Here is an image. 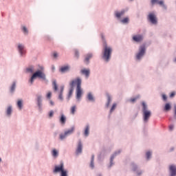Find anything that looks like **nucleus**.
Listing matches in <instances>:
<instances>
[{
    "instance_id": "obj_1",
    "label": "nucleus",
    "mask_w": 176,
    "mask_h": 176,
    "mask_svg": "<svg viewBox=\"0 0 176 176\" xmlns=\"http://www.w3.org/2000/svg\"><path fill=\"white\" fill-rule=\"evenodd\" d=\"M76 85V99L80 100V97H82V87H80L82 85V80L79 78H76V80H73L69 83L70 89L69 91V98L72 96V93H74V87Z\"/></svg>"
},
{
    "instance_id": "obj_2",
    "label": "nucleus",
    "mask_w": 176,
    "mask_h": 176,
    "mask_svg": "<svg viewBox=\"0 0 176 176\" xmlns=\"http://www.w3.org/2000/svg\"><path fill=\"white\" fill-rule=\"evenodd\" d=\"M112 54V48L111 47H108L107 45V43L103 44V60H106L107 62L109 61V58H111V56Z\"/></svg>"
},
{
    "instance_id": "obj_3",
    "label": "nucleus",
    "mask_w": 176,
    "mask_h": 176,
    "mask_svg": "<svg viewBox=\"0 0 176 176\" xmlns=\"http://www.w3.org/2000/svg\"><path fill=\"white\" fill-rule=\"evenodd\" d=\"M142 112H143V119L144 122H148L149 120V118H151L152 115V112L151 111L148 110V106H146V104L145 102H142Z\"/></svg>"
},
{
    "instance_id": "obj_4",
    "label": "nucleus",
    "mask_w": 176,
    "mask_h": 176,
    "mask_svg": "<svg viewBox=\"0 0 176 176\" xmlns=\"http://www.w3.org/2000/svg\"><path fill=\"white\" fill-rule=\"evenodd\" d=\"M35 78H40L41 79H43V80H46V75H45V73H43L41 70L36 72L32 76L30 80L31 85H32L34 83V79H35Z\"/></svg>"
},
{
    "instance_id": "obj_5",
    "label": "nucleus",
    "mask_w": 176,
    "mask_h": 176,
    "mask_svg": "<svg viewBox=\"0 0 176 176\" xmlns=\"http://www.w3.org/2000/svg\"><path fill=\"white\" fill-rule=\"evenodd\" d=\"M54 173L57 174V173H60V176H68L67 170L64 169V164L60 163L59 166H56L54 169Z\"/></svg>"
},
{
    "instance_id": "obj_6",
    "label": "nucleus",
    "mask_w": 176,
    "mask_h": 176,
    "mask_svg": "<svg viewBox=\"0 0 176 176\" xmlns=\"http://www.w3.org/2000/svg\"><path fill=\"white\" fill-rule=\"evenodd\" d=\"M148 19L151 24H157V17H156V14H155L153 12L148 14Z\"/></svg>"
},
{
    "instance_id": "obj_7",
    "label": "nucleus",
    "mask_w": 176,
    "mask_h": 176,
    "mask_svg": "<svg viewBox=\"0 0 176 176\" xmlns=\"http://www.w3.org/2000/svg\"><path fill=\"white\" fill-rule=\"evenodd\" d=\"M145 45L140 46L139 49V53L136 55V58L140 60V58L145 54Z\"/></svg>"
},
{
    "instance_id": "obj_8",
    "label": "nucleus",
    "mask_w": 176,
    "mask_h": 176,
    "mask_svg": "<svg viewBox=\"0 0 176 176\" xmlns=\"http://www.w3.org/2000/svg\"><path fill=\"white\" fill-rule=\"evenodd\" d=\"M75 130L74 127H72L70 129L66 131L64 134L60 135V139L64 140L67 135H69L70 134H72L74 133V131Z\"/></svg>"
},
{
    "instance_id": "obj_9",
    "label": "nucleus",
    "mask_w": 176,
    "mask_h": 176,
    "mask_svg": "<svg viewBox=\"0 0 176 176\" xmlns=\"http://www.w3.org/2000/svg\"><path fill=\"white\" fill-rule=\"evenodd\" d=\"M18 50L21 56H24V54H25V50L24 49V46L23 45V44L18 45Z\"/></svg>"
},
{
    "instance_id": "obj_10",
    "label": "nucleus",
    "mask_w": 176,
    "mask_h": 176,
    "mask_svg": "<svg viewBox=\"0 0 176 176\" xmlns=\"http://www.w3.org/2000/svg\"><path fill=\"white\" fill-rule=\"evenodd\" d=\"M169 170L170 173V176H175L176 175V166L174 165H170L169 166Z\"/></svg>"
},
{
    "instance_id": "obj_11",
    "label": "nucleus",
    "mask_w": 176,
    "mask_h": 176,
    "mask_svg": "<svg viewBox=\"0 0 176 176\" xmlns=\"http://www.w3.org/2000/svg\"><path fill=\"white\" fill-rule=\"evenodd\" d=\"M142 39H144L142 35L138 34L133 36V41L135 42H142Z\"/></svg>"
},
{
    "instance_id": "obj_12",
    "label": "nucleus",
    "mask_w": 176,
    "mask_h": 176,
    "mask_svg": "<svg viewBox=\"0 0 176 176\" xmlns=\"http://www.w3.org/2000/svg\"><path fill=\"white\" fill-rule=\"evenodd\" d=\"M80 72L82 75H85L86 78H89V76H90V69H83Z\"/></svg>"
},
{
    "instance_id": "obj_13",
    "label": "nucleus",
    "mask_w": 176,
    "mask_h": 176,
    "mask_svg": "<svg viewBox=\"0 0 176 176\" xmlns=\"http://www.w3.org/2000/svg\"><path fill=\"white\" fill-rule=\"evenodd\" d=\"M68 71H69V66L68 65L63 66L60 68V72H61L62 74H65V72H68Z\"/></svg>"
},
{
    "instance_id": "obj_14",
    "label": "nucleus",
    "mask_w": 176,
    "mask_h": 176,
    "mask_svg": "<svg viewBox=\"0 0 176 176\" xmlns=\"http://www.w3.org/2000/svg\"><path fill=\"white\" fill-rule=\"evenodd\" d=\"M126 11L124 10H122L121 12H116L115 14H116V16L118 18V19H120V17H122V16H123V14H124Z\"/></svg>"
},
{
    "instance_id": "obj_15",
    "label": "nucleus",
    "mask_w": 176,
    "mask_h": 176,
    "mask_svg": "<svg viewBox=\"0 0 176 176\" xmlns=\"http://www.w3.org/2000/svg\"><path fill=\"white\" fill-rule=\"evenodd\" d=\"M92 57H93V54H88L87 55H86L85 59V64H89V60H90V58H91Z\"/></svg>"
},
{
    "instance_id": "obj_16",
    "label": "nucleus",
    "mask_w": 176,
    "mask_h": 176,
    "mask_svg": "<svg viewBox=\"0 0 176 176\" xmlns=\"http://www.w3.org/2000/svg\"><path fill=\"white\" fill-rule=\"evenodd\" d=\"M89 131H90V126H89V125H87L85 127V132H84V135H85V137L89 136Z\"/></svg>"
},
{
    "instance_id": "obj_17",
    "label": "nucleus",
    "mask_w": 176,
    "mask_h": 176,
    "mask_svg": "<svg viewBox=\"0 0 176 176\" xmlns=\"http://www.w3.org/2000/svg\"><path fill=\"white\" fill-rule=\"evenodd\" d=\"M76 153H82V142H78Z\"/></svg>"
},
{
    "instance_id": "obj_18",
    "label": "nucleus",
    "mask_w": 176,
    "mask_h": 176,
    "mask_svg": "<svg viewBox=\"0 0 176 176\" xmlns=\"http://www.w3.org/2000/svg\"><path fill=\"white\" fill-rule=\"evenodd\" d=\"M66 120H67V118H65V116L62 115L60 119V122L61 124H65Z\"/></svg>"
},
{
    "instance_id": "obj_19",
    "label": "nucleus",
    "mask_w": 176,
    "mask_h": 176,
    "mask_svg": "<svg viewBox=\"0 0 176 176\" xmlns=\"http://www.w3.org/2000/svg\"><path fill=\"white\" fill-rule=\"evenodd\" d=\"M63 91H64V87L62 86V87H60V94H59V96H58L59 100H63Z\"/></svg>"
},
{
    "instance_id": "obj_20",
    "label": "nucleus",
    "mask_w": 176,
    "mask_h": 176,
    "mask_svg": "<svg viewBox=\"0 0 176 176\" xmlns=\"http://www.w3.org/2000/svg\"><path fill=\"white\" fill-rule=\"evenodd\" d=\"M52 156H54V157H57V156H58V151L57 150H56V148L52 150Z\"/></svg>"
},
{
    "instance_id": "obj_21",
    "label": "nucleus",
    "mask_w": 176,
    "mask_h": 176,
    "mask_svg": "<svg viewBox=\"0 0 176 176\" xmlns=\"http://www.w3.org/2000/svg\"><path fill=\"white\" fill-rule=\"evenodd\" d=\"M70 112L72 115H75V112H76V106H73L70 109Z\"/></svg>"
},
{
    "instance_id": "obj_22",
    "label": "nucleus",
    "mask_w": 176,
    "mask_h": 176,
    "mask_svg": "<svg viewBox=\"0 0 176 176\" xmlns=\"http://www.w3.org/2000/svg\"><path fill=\"white\" fill-rule=\"evenodd\" d=\"M6 114L8 116H10V115H12V106H10L8 107L7 111H6Z\"/></svg>"
},
{
    "instance_id": "obj_23",
    "label": "nucleus",
    "mask_w": 176,
    "mask_h": 176,
    "mask_svg": "<svg viewBox=\"0 0 176 176\" xmlns=\"http://www.w3.org/2000/svg\"><path fill=\"white\" fill-rule=\"evenodd\" d=\"M87 98L89 101H94V97H93V95L91 94V93L88 94Z\"/></svg>"
},
{
    "instance_id": "obj_24",
    "label": "nucleus",
    "mask_w": 176,
    "mask_h": 176,
    "mask_svg": "<svg viewBox=\"0 0 176 176\" xmlns=\"http://www.w3.org/2000/svg\"><path fill=\"white\" fill-rule=\"evenodd\" d=\"M90 167H91V168H94V155H92V156H91Z\"/></svg>"
},
{
    "instance_id": "obj_25",
    "label": "nucleus",
    "mask_w": 176,
    "mask_h": 176,
    "mask_svg": "<svg viewBox=\"0 0 176 176\" xmlns=\"http://www.w3.org/2000/svg\"><path fill=\"white\" fill-rule=\"evenodd\" d=\"M52 85L54 86V90H55V91H57V90H58V87L57 86V82H56V80L53 81Z\"/></svg>"
},
{
    "instance_id": "obj_26",
    "label": "nucleus",
    "mask_w": 176,
    "mask_h": 176,
    "mask_svg": "<svg viewBox=\"0 0 176 176\" xmlns=\"http://www.w3.org/2000/svg\"><path fill=\"white\" fill-rule=\"evenodd\" d=\"M15 89H16V82H14L12 83L11 87H10V92H11V93H13V91H14Z\"/></svg>"
},
{
    "instance_id": "obj_27",
    "label": "nucleus",
    "mask_w": 176,
    "mask_h": 176,
    "mask_svg": "<svg viewBox=\"0 0 176 176\" xmlns=\"http://www.w3.org/2000/svg\"><path fill=\"white\" fill-rule=\"evenodd\" d=\"M17 107L19 108V109H21V108H23V101L21 100H18Z\"/></svg>"
},
{
    "instance_id": "obj_28",
    "label": "nucleus",
    "mask_w": 176,
    "mask_h": 176,
    "mask_svg": "<svg viewBox=\"0 0 176 176\" xmlns=\"http://www.w3.org/2000/svg\"><path fill=\"white\" fill-rule=\"evenodd\" d=\"M157 3V5H160V6H162L163 8H164V9H166V6L164 5V1L163 0L158 1Z\"/></svg>"
},
{
    "instance_id": "obj_29",
    "label": "nucleus",
    "mask_w": 176,
    "mask_h": 176,
    "mask_svg": "<svg viewBox=\"0 0 176 176\" xmlns=\"http://www.w3.org/2000/svg\"><path fill=\"white\" fill-rule=\"evenodd\" d=\"M164 109H165L166 111H170V109H171V105H170L169 103H166V104H165Z\"/></svg>"
},
{
    "instance_id": "obj_30",
    "label": "nucleus",
    "mask_w": 176,
    "mask_h": 176,
    "mask_svg": "<svg viewBox=\"0 0 176 176\" xmlns=\"http://www.w3.org/2000/svg\"><path fill=\"white\" fill-rule=\"evenodd\" d=\"M129 17H126L121 21V23H122L123 24H126V23H129Z\"/></svg>"
},
{
    "instance_id": "obj_31",
    "label": "nucleus",
    "mask_w": 176,
    "mask_h": 176,
    "mask_svg": "<svg viewBox=\"0 0 176 176\" xmlns=\"http://www.w3.org/2000/svg\"><path fill=\"white\" fill-rule=\"evenodd\" d=\"M42 100V96H37V101H38V107H41V101Z\"/></svg>"
},
{
    "instance_id": "obj_32",
    "label": "nucleus",
    "mask_w": 176,
    "mask_h": 176,
    "mask_svg": "<svg viewBox=\"0 0 176 176\" xmlns=\"http://www.w3.org/2000/svg\"><path fill=\"white\" fill-rule=\"evenodd\" d=\"M28 72H30V74H32L34 72V67L31 66L27 69Z\"/></svg>"
},
{
    "instance_id": "obj_33",
    "label": "nucleus",
    "mask_w": 176,
    "mask_h": 176,
    "mask_svg": "<svg viewBox=\"0 0 176 176\" xmlns=\"http://www.w3.org/2000/svg\"><path fill=\"white\" fill-rule=\"evenodd\" d=\"M110 104H111V96L107 95V107H109Z\"/></svg>"
},
{
    "instance_id": "obj_34",
    "label": "nucleus",
    "mask_w": 176,
    "mask_h": 176,
    "mask_svg": "<svg viewBox=\"0 0 176 176\" xmlns=\"http://www.w3.org/2000/svg\"><path fill=\"white\" fill-rule=\"evenodd\" d=\"M138 98H140V96H137L136 98H133L130 99L131 102H135V101H137V100H138Z\"/></svg>"
},
{
    "instance_id": "obj_35",
    "label": "nucleus",
    "mask_w": 176,
    "mask_h": 176,
    "mask_svg": "<svg viewBox=\"0 0 176 176\" xmlns=\"http://www.w3.org/2000/svg\"><path fill=\"white\" fill-rule=\"evenodd\" d=\"M115 109H116V103H114L110 110V112H113V111H115Z\"/></svg>"
},
{
    "instance_id": "obj_36",
    "label": "nucleus",
    "mask_w": 176,
    "mask_h": 176,
    "mask_svg": "<svg viewBox=\"0 0 176 176\" xmlns=\"http://www.w3.org/2000/svg\"><path fill=\"white\" fill-rule=\"evenodd\" d=\"M146 155L148 160L151 159V156H152V153L150 151L147 152Z\"/></svg>"
},
{
    "instance_id": "obj_37",
    "label": "nucleus",
    "mask_w": 176,
    "mask_h": 176,
    "mask_svg": "<svg viewBox=\"0 0 176 176\" xmlns=\"http://www.w3.org/2000/svg\"><path fill=\"white\" fill-rule=\"evenodd\" d=\"M23 31L24 34H28V30L27 29V28H25V26L23 27Z\"/></svg>"
},
{
    "instance_id": "obj_38",
    "label": "nucleus",
    "mask_w": 176,
    "mask_h": 176,
    "mask_svg": "<svg viewBox=\"0 0 176 176\" xmlns=\"http://www.w3.org/2000/svg\"><path fill=\"white\" fill-rule=\"evenodd\" d=\"M47 98H48L49 100H50V98H52V92H48L47 94Z\"/></svg>"
},
{
    "instance_id": "obj_39",
    "label": "nucleus",
    "mask_w": 176,
    "mask_h": 176,
    "mask_svg": "<svg viewBox=\"0 0 176 176\" xmlns=\"http://www.w3.org/2000/svg\"><path fill=\"white\" fill-rule=\"evenodd\" d=\"M151 5H155V3H157L159 2V0H151Z\"/></svg>"
},
{
    "instance_id": "obj_40",
    "label": "nucleus",
    "mask_w": 176,
    "mask_h": 176,
    "mask_svg": "<svg viewBox=\"0 0 176 176\" xmlns=\"http://www.w3.org/2000/svg\"><path fill=\"white\" fill-rule=\"evenodd\" d=\"M53 56L54 58H57V57H58V54L56 52H54Z\"/></svg>"
},
{
    "instance_id": "obj_41",
    "label": "nucleus",
    "mask_w": 176,
    "mask_h": 176,
    "mask_svg": "<svg viewBox=\"0 0 176 176\" xmlns=\"http://www.w3.org/2000/svg\"><path fill=\"white\" fill-rule=\"evenodd\" d=\"M53 115H54V112L51 111L49 114L50 118H53Z\"/></svg>"
},
{
    "instance_id": "obj_42",
    "label": "nucleus",
    "mask_w": 176,
    "mask_h": 176,
    "mask_svg": "<svg viewBox=\"0 0 176 176\" xmlns=\"http://www.w3.org/2000/svg\"><path fill=\"white\" fill-rule=\"evenodd\" d=\"M75 56L78 58H79V52L78 51H75Z\"/></svg>"
},
{
    "instance_id": "obj_43",
    "label": "nucleus",
    "mask_w": 176,
    "mask_h": 176,
    "mask_svg": "<svg viewBox=\"0 0 176 176\" xmlns=\"http://www.w3.org/2000/svg\"><path fill=\"white\" fill-rule=\"evenodd\" d=\"M101 38H102V39L104 41V43H107L105 42V37L104 36V34H101Z\"/></svg>"
},
{
    "instance_id": "obj_44",
    "label": "nucleus",
    "mask_w": 176,
    "mask_h": 176,
    "mask_svg": "<svg viewBox=\"0 0 176 176\" xmlns=\"http://www.w3.org/2000/svg\"><path fill=\"white\" fill-rule=\"evenodd\" d=\"M162 98H163L164 101H166L167 100V96L166 95L163 94Z\"/></svg>"
},
{
    "instance_id": "obj_45",
    "label": "nucleus",
    "mask_w": 176,
    "mask_h": 176,
    "mask_svg": "<svg viewBox=\"0 0 176 176\" xmlns=\"http://www.w3.org/2000/svg\"><path fill=\"white\" fill-rule=\"evenodd\" d=\"M174 96H175V92H172L170 95V98H173V97H174Z\"/></svg>"
},
{
    "instance_id": "obj_46",
    "label": "nucleus",
    "mask_w": 176,
    "mask_h": 176,
    "mask_svg": "<svg viewBox=\"0 0 176 176\" xmlns=\"http://www.w3.org/2000/svg\"><path fill=\"white\" fill-rule=\"evenodd\" d=\"M174 129V125H170L169 126V130L173 131Z\"/></svg>"
},
{
    "instance_id": "obj_47",
    "label": "nucleus",
    "mask_w": 176,
    "mask_h": 176,
    "mask_svg": "<svg viewBox=\"0 0 176 176\" xmlns=\"http://www.w3.org/2000/svg\"><path fill=\"white\" fill-rule=\"evenodd\" d=\"M113 159H115V155H113V156L111 157V164H112V162H113Z\"/></svg>"
},
{
    "instance_id": "obj_48",
    "label": "nucleus",
    "mask_w": 176,
    "mask_h": 176,
    "mask_svg": "<svg viewBox=\"0 0 176 176\" xmlns=\"http://www.w3.org/2000/svg\"><path fill=\"white\" fill-rule=\"evenodd\" d=\"M133 171H135V170H137V166L133 164Z\"/></svg>"
},
{
    "instance_id": "obj_49",
    "label": "nucleus",
    "mask_w": 176,
    "mask_h": 176,
    "mask_svg": "<svg viewBox=\"0 0 176 176\" xmlns=\"http://www.w3.org/2000/svg\"><path fill=\"white\" fill-rule=\"evenodd\" d=\"M50 103L51 105H54V102L52 100H50Z\"/></svg>"
},
{
    "instance_id": "obj_50",
    "label": "nucleus",
    "mask_w": 176,
    "mask_h": 176,
    "mask_svg": "<svg viewBox=\"0 0 176 176\" xmlns=\"http://www.w3.org/2000/svg\"><path fill=\"white\" fill-rule=\"evenodd\" d=\"M141 174H142V172H140V173H138V175H141Z\"/></svg>"
},
{
    "instance_id": "obj_51",
    "label": "nucleus",
    "mask_w": 176,
    "mask_h": 176,
    "mask_svg": "<svg viewBox=\"0 0 176 176\" xmlns=\"http://www.w3.org/2000/svg\"><path fill=\"white\" fill-rule=\"evenodd\" d=\"M0 162H2V159L1 158H0Z\"/></svg>"
},
{
    "instance_id": "obj_52",
    "label": "nucleus",
    "mask_w": 176,
    "mask_h": 176,
    "mask_svg": "<svg viewBox=\"0 0 176 176\" xmlns=\"http://www.w3.org/2000/svg\"><path fill=\"white\" fill-rule=\"evenodd\" d=\"M175 61L176 62V58L175 59Z\"/></svg>"
}]
</instances>
